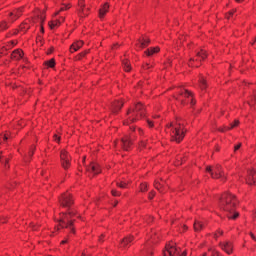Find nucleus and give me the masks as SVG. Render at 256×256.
I'll list each match as a JSON object with an SVG mask.
<instances>
[{
	"label": "nucleus",
	"instance_id": "a211bd4d",
	"mask_svg": "<svg viewBox=\"0 0 256 256\" xmlns=\"http://www.w3.org/2000/svg\"><path fill=\"white\" fill-rule=\"evenodd\" d=\"M246 183L248 185H256V171L255 169L248 170Z\"/></svg>",
	"mask_w": 256,
	"mask_h": 256
},
{
	"label": "nucleus",
	"instance_id": "2eb2a0df",
	"mask_svg": "<svg viewBox=\"0 0 256 256\" xmlns=\"http://www.w3.org/2000/svg\"><path fill=\"white\" fill-rule=\"evenodd\" d=\"M149 46V38L147 37H141L137 40L135 44L136 51H141V49H145V47Z\"/></svg>",
	"mask_w": 256,
	"mask_h": 256
},
{
	"label": "nucleus",
	"instance_id": "f3484780",
	"mask_svg": "<svg viewBox=\"0 0 256 256\" xmlns=\"http://www.w3.org/2000/svg\"><path fill=\"white\" fill-rule=\"evenodd\" d=\"M120 145L124 151H129L133 145V141H131L130 136H124L120 142Z\"/></svg>",
	"mask_w": 256,
	"mask_h": 256
},
{
	"label": "nucleus",
	"instance_id": "a18cd8bd",
	"mask_svg": "<svg viewBox=\"0 0 256 256\" xmlns=\"http://www.w3.org/2000/svg\"><path fill=\"white\" fill-rule=\"evenodd\" d=\"M223 235L222 230H218L217 232L214 233V239H219Z\"/></svg>",
	"mask_w": 256,
	"mask_h": 256
},
{
	"label": "nucleus",
	"instance_id": "bb28decb",
	"mask_svg": "<svg viewBox=\"0 0 256 256\" xmlns=\"http://www.w3.org/2000/svg\"><path fill=\"white\" fill-rule=\"evenodd\" d=\"M81 47H83V41L78 40L70 46V52L75 53L76 51H79Z\"/></svg>",
	"mask_w": 256,
	"mask_h": 256
},
{
	"label": "nucleus",
	"instance_id": "f03ea898",
	"mask_svg": "<svg viewBox=\"0 0 256 256\" xmlns=\"http://www.w3.org/2000/svg\"><path fill=\"white\" fill-rule=\"evenodd\" d=\"M165 131L166 133H170L171 141H176V143H181L185 139V133H187L185 124H183V120L181 119H176L167 124Z\"/></svg>",
	"mask_w": 256,
	"mask_h": 256
},
{
	"label": "nucleus",
	"instance_id": "3c124183",
	"mask_svg": "<svg viewBox=\"0 0 256 256\" xmlns=\"http://www.w3.org/2000/svg\"><path fill=\"white\" fill-rule=\"evenodd\" d=\"M234 13H235V10L230 11L228 14H226V19H231Z\"/></svg>",
	"mask_w": 256,
	"mask_h": 256
},
{
	"label": "nucleus",
	"instance_id": "1a4fd4ad",
	"mask_svg": "<svg viewBox=\"0 0 256 256\" xmlns=\"http://www.w3.org/2000/svg\"><path fill=\"white\" fill-rule=\"evenodd\" d=\"M60 161L63 169H68L71 167V156L67 150H61Z\"/></svg>",
	"mask_w": 256,
	"mask_h": 256
},
{
	"label": "nucleus",
	"instance_id": "a19ab883",
	"mask_svg": "<svg viewBox=\"0 0 256 256\" xmlns=\"http://www.w3.org/2000/svg\"><path fill=\"white\" fill-rule=\"evenodd\" d=\"M209 253H210L211 256H220V255H219V252L216 251L215 248H211V249L209 250Z\"/></svg>",
	"mask_w": 256,
	"mask_h": 256
},
{
	"label": "nucleus",
	"instance_id": "774afa93",
	"mask_svg": "<svg viewBox=\"0 0 256 256\" xmlns=\"http://www.w3.org/2000/svg\"><path fill=\"white\" fill-rule=\"evenodd\" d=\"M131 131H135V128L133 126L130 127Z\"/></svg>",
	"mask_w": 256,
	"mask_h": 256
},
{
	"label": "nucleus",
	"instance_id": "4468645a",
	"mask_svg": "<svg viewBox=\"0 0 256 256\" xmlns=\"http://www.w3.org/2000/svg\"><path fill=\"white\" fill-rule=\"evenodd\" d=\"M21 15H23V7L13 10L12 12H10L8 17L9 23H15V21H17V19H19Z\"/></svg>",
	"mask_w": 256,
	"mask_h": 256
},
{
	"label": "nucleus",
	"instance_id": "f704fd0d",
	"mask_svg": "<svg viewBox=\"0 0 256 256\" xmlns=\"http://www.w3.org/2000/svg\"><path fill=\"white\" fill-rule=\"evenodd\" d=\"M187 41V36H179L176 42L177 47H185V42Z\"/></svg>",
	"mask_w": 256,
	"mask_h": 256
},
{
	"label": "nucleus",
	"instance_id": "f8f14e48",
	"mask_svg": "<svg viewBox=\"0 0 256 256\" xmlns=\"http://www.w3.org/2000/svg\"><path fill=\"white\" fill-rule=\"evenodd\" d=\"M87 173H89L90 177H94V175H99L101 173V166L99 164L92 162L87 168Z\"/></svg>",
	"mask_w": 256,
	"mask_h": 256
},
{
	"label": "nucleus",
	"instance_id": "e2e57ef3",
	"mask_svg": "<svg viewBox=\"0 0 256 256\" xmlns=\"http://www.w3.org/2000/svg\"><path fill=\"white\" fill-rule=\"evenodd\" d=\"M146 253H147L148 255H153V250L148 249V250H146Z\"/></svg>",
	"mask_w": 256,
	"mask_h": 256
},
{
	"label": "nucleus",
	"instance_id": "0e129e2a",
	"mask_svg": "<svg viewBox=\"0 0 256 256\" xmlns=\"http://www.w3.org/2000/svg\"><path fill=\"white\" fill-rule=\"evenodd\" d=\"M137 131H138L139 135H143V129L138 128Z\"/></svg>",
	"mask_w": 256,
	"mask_h": 256
},
{
	"label": "nucleus",
	"instance_id": "5fc2aeb1",
	"mask_svg": "<svg viewBox=\"0 0 256 256\" xmlns=\"http://www.w3.org/2000/svg\"><path fill=\"white\" fill-rule=\"evenodd\" d=\"M54 141H56V143H59V141H61V137H59L57 134H55Z\"/></svg>",
	"mask_w": 256,
	"mask_h": 256
},
{
	"label": "nucleus",
	"instance_id": "9d476101",
	"mask_svg": "<svg viewBox=\"0 0 256 256\" xmlns=\"http://www.w3.org/2000/svg\"><path fill=\"white\" fill-rule=\"evenodd\" d=\"M59 203L62 207H71L73 203V196H71V193L65 192L59 197Z\"/></svg>",
	"mask_w": 256,
	"mask_h": 256
},
{
	"label": "nucleus",
	"instance_id": "6ab92c4d",
	"mask_svg": "<svg viewBox=\"0 0 256 256\" xmlns=\"http://www.w3.org/2000/svg\"><path fill=\"white\" fill-rule=\"evenodd\" d=\"M78 7L79 14L82 17H87V15H89V8L85 7V0H78Z\"/></svg>",
	"mask_w": 256,
	"mask_h": 256
},
{
	"label": "nucleus",
	"instance_id": "de8ad7c7",
	"mask_svg": "<svg viewBox=\"0 0 256 256\" xmlns=\"http://www.w3.org/2000/svg\"><path fill=\"white\" fill-rule=\"evenodd\" d=\"M35 153V146H31L29 153H28V157H33V154Z\"/></svg>",
	"mask_w": 256,
	"mask_h": 256
},
{
	"label": "nucleus",
	"instance_id": "79ce46f5",
	"mask_svg": "<svg viewBox=\"0 0 256 256\" xmlns=\"http://www.w3.org/2000/svg\"><path fill=\"white\" fill-rule=\"evenodd\" d=\"M67 9H71V4H63L59 11H67Z\"/></svg>",
	"mask_w": 256,
	"mask_h": 256
},
{
	"label": "nucleus",
	"instance_id": "6e6552de",
	"mask_svg": "<svg viewBox=\"0 0 256 256\" xmlns=\"http://www.w3.org/2000/svg\"><path fill=\"white\" fill-rule=\"evenodd\" d=\"M205 59H207V52L201 49L197 52L195 58H190L188 65L189 67H200L201 61H205Z\"/></svg>",
	"mask_w": 256,
	"mask_h": 256
},
{
	"label": "nucleus",
	"instance_id": "412c9836",
	"mask_svg": "<svg viewBox=\"0 0 256 256\" xmlns=\"http://www.w3.org/2000/svg\"><path fill=\"white\" fill-rule=\"evenodd\" d=\"M45 19H46L45 12H39L36 18V23L40 24L41 33H45V28L43 27V23H45Z\"/></svg>",
	"mask_w": 256,
	"mask_h": 256
},
{
	"label": "nucleus",
	"instance_id": "bf43d9fd",
	"mask_svg": "<svg viewBox=\"0 0 256 256\" xmlns=\"http://www.w3.org/2000/svg\"><path fill=\"white\" fill-rule=\"evenodd\" d=\"M250 237H251V239H253V241L256 242V235L253 234V232L250 233Z\"/></svg>",
	"mask_w": 256,
	"mask_h": 256
},
{
	"label": "nucleus",
	"instance_id": "8fccbe9b",
	"mask_svg": "<svg viewBox=\"0 0 256 256\" xmlns=\"http://www.w3.org/2000/svg\"><path fill=\"white\" fill-rule=\"evenodd\" d=\"M177 161H178V162H176V165H183V163H185V160H183V159L181 158V156H178V157H177Z\"/></svg>",
	"mask_w": 256,
	"mask_h": 256
},
{
	"label": "nucleus",
	"instance_id": "c9c22d12",
	"mask_svg": "<svg viewBox=\"0 0 256 256\" xmlns=\"http://www.w3.org/2000/svg\"><path fill=\"white\" fill-rule=\"evenodd\" d=\"M44 65H45V67H47V69H49V68L53 69V67H55V60L52 58L48 61H45Z\"/></svg>",
	"mask_w": 256,
	"mask_h": 256
},
{
	"label": "nucleus",
	"instance_id": "13d9d810",
	"mask_svg": "<svg viewBox=\"0 0 256 256\" xmlns=\"http://www.w3.org/2000/svg\"><path fill=\"white\" fill-rule=\"evenodd\" d=\"M67 243H69V239L66 238L65 240L61 241L60 245H65Z\"/></svg>",
	"mask_w": 256,
	"mask_h": 256
},
{
	"label": "nucleus",
	"instance_id": "5701e85b",
	"mask_svg": "<svg viewBox=\"0 0 256 256\" xmlns=\"http://www.w3.org/2000/svg\"><path fill=\"white\" fill-rule=\"evenodd\" d=\"M123 107V100H117L112 103V113H119Z\"/></svg>",
	"mask_w": 256,
	"mask_h": 256
},
{
	"label": "nucleus",
	"instance_id": "423d86ee",
	"mask_svg": "<svg viewBox=\"0 0 256 256\" xmlns=\"http://www.w3.org/2000/svg\"><path fill=\"white\" fill-rule=\"evenodd\" d=\"M163 256H187V252L184 251L181 254V249L177 247L175 242H169L165 246V250L163 251Z\"/></svg>",
	"mask_w": 256,
	"mask_h": 256
},
{
	"label": "nucleus",
	"instance_id": "c03bdc74",
	"mask_svg": "<svg viewBox=\"0 0 256 256\" xmlns=\"http://www.w3.org/2000/svg\"><path fill=\"white\" fill-rule=\"evenodd\" d=\"M55 231H50L48 232V235H50V237H55V233H57V231H59V226L54 228Z\"/></svg>",
	"mask_w": 256,
	"mask_h": 256
},
{
	"label": "nucleus",
	"instance_id": "4d7b16f0",
	"mask_svg": "<svg viewBox=\"0 0 256 256\" xmlns=\"http://www.w3.org/2000/svg\"><path fill=\"white\" fill-rule=\"evenodd\" d=\"M239 149H241V143L234 146V151H239Z\"/></svg>",
	"mask_w": 256,
	"mask_h": 256
},
{
	"label": "nucleus",
	"instance_id": "680f3d73",
	"mask_svg": "<svg viewBox=\"0 0 256 256\" xmlns=\"http://www.w3.org/2000/svg\"><path fill=\"white\" fill-rule=\"evenodd\" d=\"M147 223H148V224H149V223H153V217L149 216V217H148V220H147Z\"/></svg>",
	"mask_w": 256,
	"mask_h": 256
},
{
	"label": "nucleus",
	"instance_id": "6e6d98bb",
	"mask_svg": "<svg viewBox=\"0 0 256 256\" xmlns=\"http://www.w3.org/2000/svg\"><path fill=\"white\" fill-rule=\"evenodd\" d=\"M153 197H155V191H151L148 195L149 199H153Z\"/></svg>",
	"mask_w": 256,
	"mask_h": 256
},
{
	"label": "nucleus",
	"instance_id": "49530a36",
	"mask_svg": "<svg viewBox=\"0 0 256 256\" xmlns=\"http://www.w3.org/2000/svg\"><path fill=\"white\" fill-rule=\"evenodd\" d=\"M139 147H140V149H145V148L151 147V146H148L147 142L141 141L140 144H139Z\"/></svg>",
	"mask_w": 256,
	"mask_h": 256
},
{
	"label": "nucleus",
	"instance_id": "69168bd1",
	"mask_svg": "<svg viewBox=\"0 0 256 256\" xmlns=\"http://www.w3.org/2000/svg\"><path fill=\"white\" fill-rule=\"evenodd\" d=\"M253 101L256 103V92H254Z\"/></svg>",
	"mask_w": 256,
	"mask_h": 256
},
{
	"label": "nucleus",
	"instance_id": "58836bf2",
	"mask_svg": "<svg viewBox=\"0 0 256 256\" xmlns=\"http://www.w3.org/2000/svg\"><path fill=\"white\" fill-rule=\"evenodd\" d=\"M15 45H17V41L12 40V41L8 42L6 49H11V47H15Z\"/></svg>",
	"mask_w": 256,
	"mask_h": 256
},
{
	"label": "nucleus",
	"instance_id": "052dcab7",
	"mask_svg": "<svg viewBox=\"0 0 256 256\" xmlns=\"http://www.w3.org/2000/svg\"><path fill=\"white\" fill-rule=\"evenodd\" d=\"M105 238V234H102L100 237H99V242L100 243H103V239Z\"/></svg>",
	"mask_w": 256,
	"mask_h": 256
},
{
	"label": "nucleus",
	"instance_id": "c85d7f7f",
	"mask_svg": "<svg viewBox=\"0 0 256 256\" xmlns=\"http://www.w3.org/2000/svg\"><path fill=\"white\" fill-rule=\"evenodd\" d=\"M131 243H133V236L125 237V238L121 241L120 247H129V245H131Z\"/></svg>",
	"mask_w": 256,
	"mask_h": 256
},
{
	"label": "nucleus",
	"instance_id": "338daca9",
	"mask_svg": "<svg viewBox=\"0 0 256 256\" xmlns=\"http://www.w3.org/2000/svg\"><path fill=\"white\" fill-rule=\"evenodd\" d=\"M182 229V231H187V227L185 225L182 227Z\"/></svg>",
	"mask_w": 256,
	"mask_h": 256
},
{
	"label": "nucleus",
	"instance_id": "09e8293b",
	"mask_svg": "<svg viewBox=\"0 0 256 256\" xmlns=\"http://www.w3.org/2000/svg\"><path fill=\"white\" fill-rule=\"evenodd\" d=\"M30 227H31V229H32L33 231H37V229H39V226L36 225L34 222H31V223H30Z\"/></svg>",
	"mask_w": 256,
	"mask_h": 256
},
{
	"label": "nucleus",
	"instance_id": "f257e3e1",
	"mask_svg": "<svg viewBox=\"0 0 256 256\" xmlns=\"http://www.w3.org/2000/svg\"><path fill=\"white\" fill-rule=\"evenodd\" d=\"M219 207L222 211L227 213L228 219H237L239 217V212L237 209V198L235 195L225 192L222 194L219 202Z\"/></svg>",
	"mask_w": 256,
	"mask_h": 256
},
{
	"label": "nucleus",
	"instance_id": "2f4dec72",
	"mask_svg": "<svg viewBox=\"0 0 256 256\" xmlns=\"http://www.w3.org/2000/svg\"><path fill=\"white\" fill-rule=\"evenodd\" d=\"M0 163L4 165L5 169H9V158L3 154H0Z\"/></svg>",
	"mask_w": 256,
	"mask_h": 256
},
{
	"label": "nucleus",
	"instance_id": "aec40b11",
	"mask_svg": "<svg viewBox=\"0 0 256 256\" xmlns=\"http://www.w3.org/2000/svg\"><path fill=\"white\" fill-rule=\"evenodd\" d=\"M220 247L227 255H231L233 253V243L230 241L220 243Z\"/></svg>",
	"mask_w": 256,
	"mask_h": 256
},
{
	"label": "nucleus",
	"instance_id": "0eeeda50",
	"mask_svg": "<svg viewBox=\"0 0 256 256\" xmlns=\"http://www.w3.org/2000/svg\"><path fill=\"white\" fill-rule=\"evenodd\" d=\"M206 172L210 173L212 179H221V181H225L227 179L225 172H223L221 165L219 164H217L215 167L207 166Z\"/></svg>",
	"mask_w": 256,
	"mask_h": 256
},
{
	"label": "nucleus",
	"instance_id": "4c0bfd02",
	"mask_svg": "<svg viewBox=\"0 0 256 256\" xmlns=\"http://www.w3.org/2000/svg\"><path fill=\"white\" fill-rule=\"evenodd\" d=\"M140 191H141V193H145V191H147L146 182H143V183L140 184Z\"/></svg>",
	"mask_w": 256,
	"mask_h": 256
},
{
	"label": "nucleus",
	"instance_id": "ea45409f",
	"mask_svg": "<svg viewBox=\"0 0 256 256\" xmlns=\"http://www.w3.org/2000/svg\"><path fill=\"white\" fill-rule=\"evenodd\" d=\"M7 139H9V134L0 135V143H3V141H7Z\"/></svg>",
	"mask_w": 256,
	"mask_h": 256
},
{
	"label": "nucleus",
	"instance_id": "37998d69",
	"mask_svg": "<svg viewBox=\"0 0 256 256\" xmlns=\"http://www.w3.org/2000/svg\"><path fill=\"white\" fill-rule=\"evenodd\" d=\"M116 185L120 187V189H125L127 187L126 182H117Z\"/></svg>",
	"mask_w": 256,
	"mask_h": 256
},
{
	"label": "nucleus",
	"instance_id": "c756f323",
	"mask_svg": "<svg viewBox=\"0 0 256 256\" xmlns=\"http://www.w3.org/2000/svg\"><path fill=\"white\" fill-rule=\"evenodd\" d=\"M152 117L154 120H150V119L147 120L148 127L150 128L155 127V125H159V121H157V119H159L160 115L157 114V115H153Z\"/></svg>",
	"mask_w": 256,
	"mask_h": 256
},
{
	"label": "nucleus",
	"instance_id": "ddd939ff",
	"mask_svg": "<svg viewBox=\"0 0 256 256\" xmlns=\"http://www.w3.org/2000/svg\"><path fill=\"white\" fill-rule=\"evenodd\" d=\"M159 241V232L157 230H151L147 235L146 247H149L151 243H157Z\"/></svg>",
	"mask_w": 256,
	"mask_h": 256
},
{
	"label": "nucleus",
	"instance_id": "473e14b6",
	"mask_svg": "<svg viewBox=\"0 0 256 256\" xmlns=\"http://www.w3.org/2000/svg\"><path fill=\"white\" fill-rule=\"evenodd\" d=\"M205 227V224L201 220H196L194 222V230L201 231Z\"/></svg>",
	"mask_w": 256,
	"mask_h": 256
},
{
	"label": "nucleus",
	"instance_id": "864d4df0",
	"mask_svg": "<svg viewBox=\"0 0 256 256\" xmlns=\"http://www.w3.org/2000/svg\"><path fill=\"white\" fill-rule=\"evenodd\" d=\"M151 67H153V65L146 63L143 65V69L147 70V69H151Z\"/></svg>",
	"mask_w": 256,
	"mask_h": 256
},
{
	"label": "nucleus",
	"instance_id": "39448f33",
	"mask_svg": "<svg viewBox=\"0 0 256 256\" xmlns=\"http://www.w3.org/2000/svg\"><path fill=\"white\" fill-rule=\"evenodd\" d=\"M178 94L174 96L176 101H179L182 105H187L190 103L191 107L195 105V99H193V94L186 90L185 88H177Z\"/></svg>",
	"mask_w": 256,
	"mask_h": 256
},
{
	"label": "nucleus",
	"instance_id": "e433bc0d",
	"mask_svg": "<svg viewBox=\"0 0 256 256\" xmlns=\"http://www.w3.org/2000/svg\"><path fill=\"white\" fill-rule=\"evenodd\" d=\"M0 29L1 31H5L6 29H9V23H7V21H2L0 23Z\"/></svg>",
	"mask_w": 256,
	"mask_h": 256
},
{
	"label": "nucleus",
	"instance_id": "7ed1b4c3",
	"mask_svg": "<svg viewBox=\"0 0 256 256\" xmlns=\"http://www.w3.org/2000/svg\"><path fill=\"white\" fill-rule=\"evenodd\" d=\"M146 115L145 106L139 102L135 104L133 107L129 108L126 113V118L124 120V125H131V123H135V121H139V119H143Z\"/></svg>",
	"mask_w": 256,
	"mask_h": 256
},
{
	"label": "nucleus",
	"instance_id": "9b49d317",
	"mask_svg": "<svg viewBox=\"0 0 256 256\" xmlns=\"http://www.w3.org/2000/svg\"><path fill=\"white\" fill-rule=\"evenodd\" d=\"M37 23V16L31 19H26L21 25H20V31L22 33H26L31 29L32 25H35Z\"/></svg>",
	"mask_w": 256,
	"mask_h": 256
},
{
	"label": "nucleus",
	"instance_id": "b1692460",
	"mask_svg": "<svg viewBox=\"0 0 256 256\" xmlns=\"http://www.w3.org/2000/svg\"><path fill=\"white\" fill-rule=\"evenodd\" d=\"M154 187L160 193H163L165 191V189H166L165 182L163 181V179H161L160 182H159V180H155Z\"/></svg>",
	"mask_w": 256,
	"mask_h": 256
},
{
	"label": "nucleus",
	"instance_id": "a878e982",
	"mask_svg": "<svg viewBox=\"0 0 256 256\" xmlns=\"http://www.w3.org/2000/svg\"><path fill=\"white\" fill-rule=\"evenodd\" d=\"M235 127H239V120H234V122L231 123L230 126H224L223 128H220L219 131L225 133V131H231V129H235Z\"/></svg>",
	"mask_w": 256,
	"mask_h": 256
},
{
	"label": "nucleus",
	"instance_id": "72a5a7b5",
	"mask_svg": "<svg viewBox=\"0 0 256 256\" xmlns=\"http://www.w3.org/2000/svg\"><path fill=\"white\" fill-rule=\"evenodd\" d=\"M199 87L202 91H205V89H207V81L203 76L199 77Z\"/></svg>",
	"mask_w": 256,
	"mask_h": 256
},
{
	"label": "nucleus",
	"instance_id": "603ef678",
	"mask_svg": "<svg viewBox=\"0 0 256 256\" xmlns=\"http://www.w3.org/2000/svg\"><path fill=\"white\" fill-rule=\"evenodd\" d=\"M111 193H112L113 197H119V195H121V193H119V191H117V190H112Z\"/></svg>",
	"mask_w": 256,
	"mask_h": 256
},
{
	"label": "nucleus",
	"instance_id": "dca6fc26",
	"mask_svg": "<svg viewBox=\"0 0 256 256\" xmlns=\"http://www.w3.org/2000/svg\"><path fill=\"white\" fill-rule=\"evenodd\" d=\"M62 23H65V17L63 16L59 18H54L48 23V26L50 29H58V27H61Z\"/></svg>",
	"mask_w": 256,
	"mask_h": 256
},
{
	"label": "nucleus",
	"instance_id": "20e7f679",
	"mask_svg": "<svg viewBox=\"0 0 256 256\" xmlns=\"http://www.w3.org/2000/svg\"><path fill=\"white\" fill-rule=\"evenodd\" d=\"M75 212L69 210L68 213H61L60 218L57 220L61 229H69L70 233L75 235V227L73 226V216Z\"/></svg>",
	"mask_w": 256,
	"mask_h": 256
},
{
	"label": "nucleus",
	"instance_id": "cd10ccee",
	"mask_svg": "<svg viewBox=\"0 0 256 256\" xmlns=\"http://www.w3.org/2000/svg\"><path fill=\"white\" fill-rule=\"evenodd\" d=\"M109 12V3H105L99 10V17L100 19H103L105 15Z\"/></svg>",
	"mask_w": 256,
	"mask_h": 256
},
{
	"label": "nucleus",
	"instance_id": "4be33fe9",
	"mask_svg": "<svg viewBox=\"0 0 256 256\" xmlns=\"http://www.w3.org/2000/svg\"><path fill=\"white\" fill-rule=\"evenodd\" d=\"M23 55L25 54L22 49H15L11 54V59L14 61H21V59H23Z\"/></svg>",
	"mask_w": 256,
	"mask_h": 256
},
{
	"label": "nucleus",
	"instance_id": "7c9ffc66",
	"mask_svg": "<svg viewBox=\"0 0 256 256\" xmlns=\"http://www.w3.org/2000/svg\"><path fill=\"white\" fill-rule=\"evenodd\" d=\"M122 67L124 71H126V73H129V71H131V62H129V59L124 58L122 60Z\"/></svg>",
	"mask_w": 256,
	"mask_h": 256
},
{
	"label": "nucleus",
	"instance_id": "393cba45",
	"mask_svg": "<svg viewBox=\"0 0 256 256\" xmlns=\"http://www.w3.org/2000/svg\"><path fill=\"white\" fill-rule=\"evenodd\" d=\"M159 51H161V48H159V46L150 47L145 51V55L147 57H153V55L159 53Z\"/></svg>",
	"mask_w": 256,
	"mask_h": 256
}]
</instances>
